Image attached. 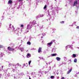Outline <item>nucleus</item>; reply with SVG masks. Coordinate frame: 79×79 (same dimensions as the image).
<instances>
[{
  "instance_id": "1",
  "label": "nucleus",
  "mask_w": 79,
  "mask_h": 79,
  "mask_svg": "<svg viewBox=\"0 0 79 79\" xmlns=\"http://www.w3.org/2000/svg\"><path fill=\"white\" fill-rule=\"evenodd\" d=\"M7 49L9 51H14L15 50L14 48H11L10 46L7 48Z\"/></svg>"
},
{
  "instance_id": "2",
  "label": "nucleus",
  "mask_w": 79,
  "mask_h": 79,
  "mask_svg": "<svg viewBox=\"0 0 79 79\" xmlns=\"http://www.w3.org/2000/svg\"><path fill=\"white\" fill-rule=\"evenodd\" d=\"M77 0H76L74 2V3L73 4V6H76V5H77Z\"/></svg>"
},
{
  "instance_id": "3",
  "label": "nucleus",
  "mask_w": 79,
  "mask_h": 79,
  "mask_svg": "<svg viewBox=\"0 0 79 79\" xmlns=\"http://www.w3.org/2000/svg\"><path fill=\"white\" fill-rule=\"evenodd\" d=\"M38 53H40V52H42V48L39 47L38 50Z\"/></svg>"
},
{
  "instance_id": "4",
  "label": "nucleus",
  "mask_w": 79,
  "mask_h": 79,
  "mask_svg": "<svg viewBox=\"0 0 79 79\" xmlns=\"http://www.w3.org/2000/svg\"><path fill=\"white\" fill-rule=\"evenodd\" d=\"M53 44V41H51V42L48 43L47 45H51Z\"/></svg>"
},
{
  "instance_id": "5",
  "label": "nucleus",
  "mask_w": 79,
  "mask_h": 79,
  "mask_svg": "<svg viewBox=\"0 0 79 79\" xmlns=\"http://www.w3.org/2000/svg\"><path fill=\"white\" fill-rule=\"evenodd\" d=\"M31 55L29 53H27V58H29L31 57Z\"/></svg>"
},
{
  "instance_id": "6",
  "label": "nucleus",
  "mask_w": 79,
  "mask_h": 79,
  "mask_svg": "<svg viewBox=\"0 0 79 79\" xmlns=\"http://www.w3.org/2000/svg\"><path fill=\"white\" fill-rule=\"evenodd\" d=\"M31 29V26L30 25H28L27 27V29Z\"/></svg>"
},
{
  "instance_id": "7",
  "label": "nucleus",
  "mask_w": 79,
  "mask_h": 79,
  "mask_svg": "<svg viewBox=\"0 0 79 79\" xmlns=\"http://www.w3.org/2000/svg\"><path fill=\"white\" fill-rule=\"evenodd\" d=\"M8 3H10V4H11V3H13V1H12L11 0H9L8 1Z\"/></svg>"
},
{
  "instance_id": "8",
  "label": "nucleus",
  "mask_w": 79,
  "mask_h": 79,
  "mask_svg": "<svg viewBox=\"0 0 79 79\" xmlns=\"http://www.w3.org/2000/svg\"><path fill=\"white\" fill-rule=\"evenodd\" d=\"M56 60H57V61H60L61 58L59 57H56Z\"/></svg>"
},
{
  "instance_id": "9",
  "label": "nucleus",
  "mask_w": 79,
  "mask_h": 79,
  "mask_svg": "<svg viewBox=\"0 0 79 79\" xmlns=\"http://www.w3.org/2000/svg\"><path fill=\"white\" fill-rule=\"evenodd\" d=\"M71 71H72V69H71L67 73V74H69L71 72Z\"/></svg>"
},
{
  "instance_id": "10",
  "label": "nucleus",
  "mask_w": 79,
  "mask_h": 79,
  "mask_svg": "<svg viewBox=\"0 0 79 79\" xmlns=\"http://www.w3.org/2000/svg\"><path fill=\"white\" fill-rule=\"evenodd\" d=\"M31 24L32 25H33V26H34V25H35V21H33V22L31 23Z\"/></svg>"
},
{
  "instance_id": "11",
  "label": "nucleus",
  "mask_w": 79,
  "mask_h": 79,
  "mask_svg": "<svg viewBox=\"0 0 79 79\" xmlns=\"http://www.w3.org/2000/svg\"><path fill=\"white\" fill-rule=\"evenodd\" d=\"M74 63H77V59H76V58H75L74 59Z\"/></svg>"
},
{
  "instance_id": "12",
  "label": "nucleus",
  "mask_w": 79,
  "mask_h": 79,
  "mask_svg": "<svg viewBox=\"0 0 79 79\" xmlns=\"http://www.w3.org/2000/svg\"><path fill=\"white\" fill-rule=\"evenodd\" d=\"M73 56L74 57V58H76V54H73Z\"/></svg>"
},
{
  "instance_id": "13",
  "label": "nucleus",
  "mask_w": 79,
  "mask_h": 79,
  "mask_svg": "<svg viewBox=\"0 0 79 79\" xmlns=\"http://www.w3.org/2000/svg\"><path fill=\"white\" fill-rule=\"evenodd\" d=\"M31 42H29V41H28L27 43V44L28 45H31Z\"/></svg>"
},
{
  "instance_id": "14",
  "label": "nucleus",
  "mask_w": 79,
  "mask_h": 79,
  "mask_svg": "<svg viewBox=\"0 0 79 79\" xmlns=\"http://www.w3.org/2000/svg\"><path fill=\"white\" fill-rule=\"evenodd\" d=\"M19 66V64H17L15 65L16 68H17V67H16V66Z\"/></svg>"
},
{
  "instance_id": "15",
  "label": "nucleus",
  "mask_w": 79,
  "mask_h": 79,
  "mask_svg": "<svg viewBox=\"0 0 79 79\" xmlns=\"http://www.w3.org/2000/svg\"><path fill=\"white\" fill-rule=\"evenodd\" d=\"M47 8V5H45L44 7V9H46Z\"/></svg>"
},
{
  "instance_id": "16",
  "label": "nucleus",
  "mask_w": 79,
  "mask_h": 79,
  "mask_svg": "<svg viewBox=\"0 0 79 79\" xmlns=\"http://www.w3.org/2000/svg\"><path fill=\"white\" fill-rule=\"evenodd\" d=\"M56 54H52V56H56Z\"/></svg>"
},
{
  "instance_id": "17",
  "label": "nucleus",
  "mask_w": 79,
  "mask_h": 79,
  "mask_svg": "<svg viewBox=\"0 0 79 79\" xmlns=\"http://www.w3.org/2000/svg\"><path fill=\"white\" fill-rule=\"evenodd\" d=\"M31 60H30L28 62V64L29 65H30L31 64Z\"/></svg>"
},
{
  "instance_id": "18",
  "label": "nucleus",
  "mask_w": 79,
  "mask_h": 79,
  "mask_svg": "<svg viewBox=\"0 0 79 79\" xmlns=\"http://www.w3.org/2000/svg\"><path fill=\"white\" fill-rule=\"evenodd\" d=\"M64 21H62V22H60V23L61 24H64Z\"/></svg>"
},
{
  "instance_id": "19",
  "label": "nucleus",
  "mask_w": 79,
  "mask_h": 79,
  "mask_svg": "<svg viewBox=\"0 0 79 79\" xmlns=\"http://www.w3.org/2000/svg\"><path fill=\"white\" fill-rule=\"evenodd\" d=\"M20 27H24V25H21L20 26Z\"/></svg>"
},
{
  "instance_id": "20",
  "label": "nucleus",
  "mask_w": 79,
  "mask_h": 79,
  "mask_svg": "<svg viewBox=\"0 0 79 79\" xmlns=\"http://www.w3.org/2000/svg\"><path fill=\"white\" fill-rule=\"evenodd\" d=\"M0 48H3V46L2 45H0Z\"/></svg>"
},
{
  "instance_id": "21",
  "label": "nucleus",
  "mask_w": 79,
  "mask_h": 79,
  "mask_svg": "<svg viewBox=\"0 0 79 79\" xmlns=\"http://www.w3.org/2000/svg\"><path fill=\"white\" fill-rule=\"evenodd\" d=\"M51 78H54V77L53 76H51Z\"/></svg>"
},
{
  "instance_id": "22",
  "label": "nucleus",
  "mask_w": 79,
  "mask_h": 79,
  "mask_svg": "<svg viewBox=\"0 0 79 79\" xmlns=\"http://www.w3.org/2000/svg\"><path fill=\"white\" fill-rule=\"evenodd\" d=\"M11 24H10L9 25V27H10V28H11Z\"/></svg>"
},
{
  "instance_id": "23",
  "label": "nucleus",
  "mask_w": 79,
  "mask_h": 79,
  "mask_svg": "<svg viewBox=\"0 0 79 79\" xmlns=\"http://www.w3.org/2000/svg\"><path fill=\"white\" fill-rule=\"evenodd\" d=\"M12 27L13 29H15V28H14V26L13 25L12 26Z\"/></svg>"
},
{
  "instance_id": "24",
  "label": "nucleus",
  "mask_w": 79,
  "mask_h": 79,
  "mask_svg": "<svg viewBox=\"0 0 79 79\" xmlns=\"http://www.w3.org/2000/svg\"><path fill=\"white\" fill-rule=\"evenodd\" d=\"M52 43H53V42H55V40H52Z\"/></svg>"
},
{
  "instance_id": "25",
  "label": "nucleus",
  "mask_w": 79,
  "mask_h": 79,
  "mask_svg": "<svg viewBox=\"0 0 79 79\" xmlns=\"http://www.w3.org/2000/svg\"><path fill=\"white\" fill-rule=\"evenodd\" d=\"M77 29H78L79 28V26H77L76 27Z\"/></svg>"
},
{
  "instance_id": "26",
  "label": "nucleus",
  "mask_w": 79,
  "mask_h": 79,
  "mask_svg": "<svg viewBox=\"0 0 79 79\" xmlns=\"http://www.w3.org/2000/svg\"><path fill=\"white\" fill-rule=\"evenodd\" d=\"M64 79V77H62L61 78V79Z\"/></svg>"
},
{
  "instance_id": "27",
  "label": "nucleus",
  "mask_w": 79,
  "mask_h": 79,
  "mask_svg": "<svg viewBox=\"0 0 79 79\" xmlns=\"http://www.w3.org/2000/svg\"><path fill=\"white\" fill-rule=\"evenodd\" d=\"M23 0H19V2H21V1H23Z\"/></svg>"
},
{
  "instance_id": "28",
  "label": "nucleus",
  "mask_w": 79,
  "mask_h": 79,
  "mask_svg": "<svg viewBox=\"0 0 79 79\" xmlns=\"http://www.w3.org/2000/svg\"><path fill=\"white\" fill-rule=\"evenodd\" d=\"M69 61H70L71 62L72 61H71V60H69Z\"/></svg>"
},
{
  "instance_id": "29",
  "label": "nucleus",
  "mask_w": 79,
  "mask_h": 79,
  "mask_svg": "<svg viewBox=\"0 0 79 79\" xmlns=\"http://www.w3.org/2000/svg\"><path fill=\"white\" fill-rule=\"evenodd\" d=\"M29 79H31V77H29Z\"/></svg>"
},
{
  "instance_id": "30",
  "label": "nucleus",
  "mask_w": 79,
  "mask_h": 79,
  "mask_svg": "<svg viewBox=\"0 0 79 79\" xmlns=\"http://www.w3.org/2000/svg\"><path fill=\"white\" fill-rule=\"evenodd\" d=\"M3 68V66H2V68Z\"/></svg>"
},
{
  "instance_id": "31",
  "label": "nucleus",
  "mask_w": 79,
  "mask_h": 79,
  "mask_svg": "<svg viewBox=\"0 0 79 79\" xmlns=\"http://www.w3.org/2000/svg\"><path fill=\"white\" fill-rule=\"evenodd\" d=\"M24 64V66H25V64Z\"/></svg>"
},
{
  "instance_id": "32",
  "label": "nucleus",
  "mask_w": 79,
  "mask_h": 79,
  "mask_svg": "<svg viewBox=\"0 0 79 79\" xmlns=\"http://www.w3.org/2000/svg\"><path fill=\"white\" fill-rule=\"evenodd\" d=\"M27 1H28V0H27Z\"/></svg>"
},
{
  "instance_id": "33",
  "label": "nucleus",
  "mask_w": 79,
  "mask_h": 79,
  "mask_svg": "<svg viewBox=\"0 0 79 79\" xmlns=\"http://www.w3.org/2000/svg\"><path fill=\"white\" fill-rule=\"evenodd\" d=\"M55 0V1H56V0Z\"/></svg>"
}]
</instances>
